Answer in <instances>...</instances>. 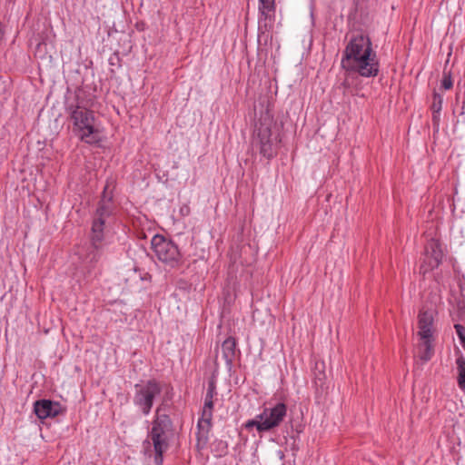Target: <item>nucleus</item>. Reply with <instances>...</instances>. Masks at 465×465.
I'll use <instances>...</instances> for the list:
<instances>
[{
    "label": "nucleus",
    "mask_w": 465,
    "mask_h": 465,
    "mask_svg": "<svg viewBox=\"0 0 465 465\" xmlns=\"http://www.w3.org/2000/svg\"><path fill=\"white\" fill-rule=\"evenodd\" d=\"M440 84L444 90H450L453 87V81H452L451 74L450 71L449 72H447L445 70L443 71V76H442Z\"/></svg>",
    "instance_id": "20"
},
{
    "label": "nucleus",
    "mask_w": 465,
    "mask_h": 465,
    "mask_svg": "<svg viewBox=\"0 0 465 465\" xmlns=\"http://www.w3.org/2000/svg\"><path fill=\"white\" fill-rule=\"evenodd\" d=\"M423 342L420 346V359L423 362L429 361L433 354H434V348L432 345V338H427L422 339Z\"/></svg>",
    "instance_id": "16"
},
{
    "label": "nucleus",
    "mask_w": 465,
    "mask_h": 465,
    "mask_svg": "<svg viewBox=\"0 0 465 465\" xmlns=\"http://www.w3.org/2000/svg\"><path fill=\"white\" fill-rule=\"evenodd\" d=\"M83 90L75 92V104L65 106V111L73 122V133L84 143L89 144L98 143L101 139L99 131L95 127L94 112L87 108L88 103L81 97Z\"/></svg>",
    "instance_id": "4"
},
{
    "label": "nucleus",
    "mask_w": 465,
    "mask_h": 465,
    "mask_svg": "<svg viewBox=\"0 0 465 465\" xmlns=\"http://www.w3.org/2000/svg\"><path fill=\"white\" fill-rule=\"evenodd\" d=\"M275 0H259L258 41L273 25Z\"/></svg>",
    "instance_id": "10"
},
{
    "label": "nucleus",
    "mask_w": 465,
    "mask_h": 465,
    "mask_svg": "<svg viewBox=\"0 0 465 465\" xmlns=\"http://www.w3.org/2000/svg\"><path fill=\"white\" fill-rule=\"evenodd\" d=\"M162 391L163 385L156 379L136 383L133 402L144 416H147L153 407L154 401L161 395Z\"/></svg>",
    "instance_id": "7"
},
{
    "label": "nucleus",
    "mask_w": 465,
    "mask_h": 465,
    "mask_svg": "<svg viewBox=\"0 0 465 465\" xmlns=\"http://www.w3.org/2000/svg\"><path fill=\"white\" fill-rule=\"evenodd\" d=\"M223 357L225 360L226 366L229 370L233 365V361L236 356V352L240 353V350L237 349V342L235 338L230 336L225 339L222 344Z\"/></svg>",
    "instance_id": "14"
},
{
    "label": "nucleus",
    "mask_w": 465,
    "mask_h": 465,
    "mask_svg": "<svg viewBox=\"0 0 465 465\" xmlns=\"http://www.w3.org/2000/svg\"><path fill=\"white\" fill-rule=\"evenodd\" d=\"M313 382L317 389H323L327 379L325 373V364L323 361H316L312 370Z\"/></svg>",
    "instance_id": "15"
},
{
    "label": "nucleus",
    "mask_w": 465,
    "mask_h": 465,
    "mask_svg": "<svg viewBox=\"0 0 465 465\" xmlns=\"http://www.w3.org/2000/svg\"><path fill=\"white\" fill-rule=\"evenodd\" d=\"M463 347V349L465 350V343L461 345Z\"/></svg>",
    "instance_id": "32"
},
{
    "label": "nucleus",
    "mask_w": 465,
    "mask_h": 465,
    "mask_svg": "<svg viewBox=\"0 0 465 465\" xmlns=\"http://www.w3.org/2000/svg\"><path fill=\"white\" fill-rule=\"evenodd\" d=\"M108 63L112 67H121L122 66V58L119 55L118 52L114 53L108 59Z\"/></svg>",
    "instance_id": "24"
},
{
    "label": "nucleus",
    "mask_w": 465,
    "mask_h": 465,
    "mask_svg": "<svg viewBox=\"0 0 465 465\" xmlns=\"http://www.w3.org/2000/svg\"><path fill=\"white\" fill-rule=\"evenodd\" d=\"M431 121H432L434 129L436 131H438L439 126H440V113H436V112L432 111Z\"/></svg>",
    "instance_id": "26"
},
{
    "label": "nucleus",
    "mask_w": 465,
    "mask_h": 465,
    "mask_svg": "<svg viewBox=\"0 0 465 465\" xmlns=\"http://www.w3.org/2000/svg\"><path fill=\"white\" fill-rule=\"evenodd\" d=\"M341 65L345 72L366 78L379 74L380 61L368 35L360 34L351 38L342 52Z\"/></svg>",
    "instance_id": "1"
},
{
    "label": "nucleus",
    "mask_w": 465,
    "mask_h": 465,
    "mask_svg": "<svg viewBox=\"0 0 465 465\" xmlns=\"http://www.w3.org/2000/svg\"><path fill=\"white\" fill-rule=\"evenodd\" d=\"M292 427V430H294L296 432V436H292V438L296 440V439L299 437V434L302 432L303 430V425L302 424H297V425H291Z\"/></svg>",
    "instance_id": "27"
},
{
    "label": "nucleus",
    "mask_w": 465,
    "mask_h": 465,
    "mask_svg": "<svg viewBox=\"0 0 465 465\" xmlns=\"http://www.w3.org/2000/svg\"><path fill=\"white\" fill-rule=\"evenodd\" d=\"M435 311L432 309L422 308L418 315V335L420 339L432 338V326L434 322Z\"/></svg>",
    "instance_id": "12"
},
{
    "label": "nucleus",
    "mask_w": 465,
    "mask_h": 465,
    "mask_svg": "<svg viewBox=\"0 0 465 465\" xmlns=\"http://www.w3.org/2000/svg\"><path fill=\"white\" fill-rule=\"evenodd\" d=\"M280 129L281 127L268 110L262 113L255 123L252 143L259 148L260 154L268 161L273 159L278 153L279 144L282 141Z\"/></svg>",
    "instance_id": "5"
},
{
    "label": "nucleus",
    "mask_w": 465,
    "mask_h": 465,
    "mask_svg": "<svg viewBox=\"0 0 465 465\" xmlns=\"http://www.w3.org/2000/svg\"><path fill=\"white\" fill-rule=\"evenodd\" d=\"M216 395V381L214 378H211L208 381V388L204 399H213Z\"/></svg>",
    "instance_id": "21"
},
{
    "label": "nucleus",
    "mask_w": 465,
    "mask_h": 465,
    "mask_svg": "<svg viewBox=\"0 0 465 465\" xmlns=\"http://www.w3.org/2000/svg\"><path fill=\"white\" fill-rule=\"evenodd\" d=\"M213 428V416H201L197 422L196 447L198 450L205 448L209 441V433Z\"/></svg>",
    "instance_id": "13"
},
{
    "label": "nucleus",
    "mask_w": 465,
    "mask_h": 465,
    "mask_svg": "<svg viewBox=\"0 0 465 465\" xmlns=\"http://www.w3.org/2000/svg\"><path fill=\"white\" fill-rule=\"evenodd\" d=\"M443 97L441 94L437 93L435 90L433 91V101L430 106L431 111L436 113H440L442 109Z\"/></svg>",
    "instance_id": "19"
},
{
    "label": "nucleus",
    "mask_w": 465,
    "mask_h": 465,
    "mask_svg": "<svg viewBox=\"0 0 465 465\" xmlns=\"http://www.w3.org/2000/svg\"><path fill=\"white\" fill-rule=\"evenodd\" d=\"M458 369V384L459 387L465 391V358L462 354L456 360Z\"/></svg>",
    "instance_id": "17"
},
{
    "label": "nucleus",
    "mask_w": 465,
    "mask_h": 465,
    "mask_svg": "<svg viewBox=\"0 0 465 465\" xmlns=\"http://www.w3.org/2000/svg\"><path fill=\"white\" fill-rule=\"evenodd\" d=\"M162 410L163 407L156 408L147 438L143 441V453L153 460L154 465L163 464V454L169 450L173 436V422Z\"/></svg>",
    "instance_id": "2"
},
{
    "label": "nucleus",
    "mask_w": 465,
    "mask_h": 465,
    "mask_svg": "<svg viewBox=\"0 0 465 465\" xmlns=\"http://www.w3.org/2000/svg\"><path fill=\"white\" fill-rule=\"evenodd\" d=\"M167 395H168V393L166 392L161 404L158 406V407H163L162 412L165 410L167 401L170 400Z\"/></svg>",
    "instance_id": "28"
},
{
    "label": "nucleus",
    "mask_w": 465,
    "mask_h": 465,
    "mask_svg": "<svg viewBox=\"0 0 465 465\" xmlns=\"http://www.w3.org/2000/svg\"><path fill=\"white\" fill-rule=\"evenodd\" d=\"M135 27L138 31H143L145 28V24L143 22L136 23Z\"/></svg>",
    "instance_id": "29"
},
{
    "label": "nucleus",
    "mask_w": 465,
    "mask_h": 465,
    "mask_svg": "<svg viewBox=\"0 0 465 465\" xmlns=\"http://www.w3.org/2000/svg\"><path fill=\"white\" fill-rule=\"evenodd\" d=\"M287 411L288 407L282 401L273 405L269 404L264 406L253 419L246 420L242 427L248 431L255 429L259 436L262 437L265 433L272 432L280 427L287 416Z\"/></svg>",
    "instance_id": "6"
},
{
    "label": "nucleus",
    "mask_w": 465,
    "mask_h": 465,
    "mask_svg": "<svg viewBox=\"0 0 465 465\" xmlns=\"http://www.w3.org/2000/svg\"><path fill=\"white\" fill-rule=\"evenodd\" d=\"M214 408L213 399H204V404L202 411L203 416H213Z\"/></svg>",
    "instance_id": "22"
},
{
    "label": "nucleus",
    "mask_w": 465,
    "mask_h": 465,
    "mask_svg": "<svg viewBox=\"0 0 465 465\" xmlns=\"http://www.w3.org/2000/svg\"><path fill=\"white\" fill-rule=\"evenodd\" d=\"M424 258L420 266V273L425 275L427 272L438 268L442 262L443 251L441 242L434 238L430 239L423 252Z\"/></svg>",
    "instance_id": "9"
},
{
    "label": "nucleus",
    "mask_w": 465,
    "mask_h": 465,
    "mask_svg": "<svg viewBox=\"0 0 465 465\" xmlns=\"http://www.w3.org/2000/svg\"><path fill=\"white\" fill-rule=\"evenodd\" d=\"M464 114H465V92L463 93V96H462V105H461V110H460V114L462 115Z\"/></svg>",
    "instance_id": "30"
},
{
    "label": "nucleus",
    "mask_w": 465,
    "mask_h": 465,
    "mask_svg": "<svg viewBox=\"0 0 465 465\" xmlns=\"http://www.w3.org/2000/svg\"><path fill=\"white\" fill-rule=\"evenodd\" d=\"M356 73H348L346 72V77L343 80V82L341 84V85L344 88V91H349L352 93V86L354 84V82L358 80V76L354 75Z\"/></svg>",
    "instance_id": "18"
},
{
    "label": "nucleus",
    "mask_w": 465,
    "mask_h": 465,
    "mask_svg": "<svg viewBox=\"0 0 465 465\" xmlns=\"http://www.w3.org/2000/svg\"><path fill=\"white\" fill-rule=\"evenodd\" d=\"M460 98V93H459V92H457V93H456V96H455V101H456V103H459Z\"/></svg>",
    "instance_id": "31"
},
{
    "label": "nucleus",
    "mask_w": 465,
    "mask_h": 465,
    "mask_svg": "<svg viewBox=\"0 0 465 465\" xmlns=\"http://www.w3.org/2000/svg\"><path fill=\"white\" fill-rule=\"evenodd\" d=\"M151 247L162 262L172 268L181 263L182 254L177 244L161 234H155L151 240Z\"/></svg>",
    "instance_id": "8"
},
{
    "label": "nucleus",
    "mask_w": 465,
    "mask_h": 465,
    "mask_svg": "<svg viewBox=\"0 0 465 465\" xmlns=\"http://www.w3.org/2000/svg\"><path fill=\"white\" fill-rule=\"evenodd\" d=\"M454 329L456 331V333L460 339V344H464L465 343V326H463L462 324H460V323H456L454 325Z\"/></svg>",
    "instance_id": "25"
},
{
    "label": "nucleus",
    "mask_w": 465,
    "mask_h": 465,
    "mask_svg": "<svg viewBox=\"0 0 465 465\" xmlns=\"http://www.w3.org/2000/svg\"><path fill=\"white\" fill-rule=\"evenodd\" d=\"M214 450L219 452L220 455L226 454L228 449V443L223 440H215L213 441Z\"/></svg>",
    "instance_id": "23"
},
{
    "label": "nucleus",
    "mask_w": 465,
    "mask_h": 465,
    "mask_svg": "<svg viewBox=\"0 0 465 465\" xmlns=\"http://www.w3.org/2000/svg\"><path fill=\"white\" fill-rule=\"evenodd\" d=\"M64 411V409L58 401L41 399L34 403V412L36 417L43 420L47 418H54Z\"/></svg>",
    "instance_id": "11"
},
{
    "label": "nucleus",
    "mask_w": 465,
    "mask_h": 465,
    "mask_svg": "<svg viewBox=\"0 0 465 465\" xmlns=\"http://www.w3.org/2000/svg\"><path fill=\"white\" fill-rule=\"evenodd\" d=\"M115 189V180L108 178L98 202L94 213L91 233V250L88 253L90 261L96 262L102 255L103 241L104 240V227L107 218L112 217L115 213L114 203V190Z\"/></svg>",
    "instance_id": "3"
}]
</instances>
